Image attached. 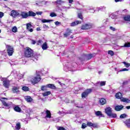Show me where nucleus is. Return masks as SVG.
<instances>
[{
	"label": "nucleus",
	"instance_id": "45",
	"mask_svg": "<svg viewBox=\"0 0 130 130\" xmlns=\"http://www.w3.org/2000/svg\"><path fill=\"white\" fill-rule=\"evenodd\" d=\"M101 10H102V7H100V8H98L96 9V10H93V11H91V13H94V12H95V11H98L99 12V11H100Z\"/></svg>",
	"mask_w": 130,
	"mask_h": 130
},
{
	"label": "nucleus",
	"instance_id": "7",
	"mask_svg": "<svg viewBox=\"0 0 130 130\" xmlns=\"http://www.w3.org/2000/svg\"><path fill=\"white\" fill-rule=\"evenodd\" d=\"M10 16L13 18H16L17 16H19V12L16 10H12L10 13Z\"/></svg>",
	"mask_w": 130,
	"mask_h": 130
},
{
	"label": "nucleus",
	"instance_id": "32",
	"mask_svg": "<svg viewBox=\"0 0 130 130\" xmlns=\"http://www.w3.org/2000/svg\"><path fill=\"white\" fill-rule=\"evenodd\" d=\"M124 20H125V21H128L129 22H130V15L125 16L124 17Z\"/></svg>",
	"mask_w": 130,
	"mask_h": 130
},
{
	"label": "nucleus",
	"instance_id": "3",
	"mask_svg": "<svg viewBox=\"0 0 130 130\" xmlns=\"http://www.w3.org/2000/svg\"><path fill=\"white\" fill-rule=\"evenodd\" d=\"M1 81H2L3 82V86L5 88H9L10 87L11 81L8 80V79L6 78H3L1 79Z\"/></svg>",
	"mask_w": 130,
	"mask_h": 130
},
{
	"label": "nucleus",
	"instance_id": "25",
	"mask_svg": "<svg viewBox=\"0 0 130 130\" xmlns=\"http://www.w3.org/2000/svg\"><path fill=\"white\" fill-rule=\"evenodd\" d=\"M109 117H112V118H116L117 115L115 113H111L109 115Z\"/></svg>",
	"mask_w": 130,
	"mask_h": 130
},
{
	"label": "nucleus",
	"instance_id": "63",
	"mask_svg": "<svg viewBox=\"0 0 130 130\" xmlns=\"http://www.w3.org/2000/svg\"><path fill=\"white\" fill-rule=\"evenodd\" d=\"M121 0H115L116 3H118V2H120Z\"/></svg>",
	"mask_w": 130,
	"mask_h": 130
},
{
	"label": "nucleus",
	"instance_id": "9",
	"mask_svg": "<svg viewBox=\"0 0 130 130\" xmlns=\"http://www.w3.org/2000/svg\"><path fill=\"white\" fill-rule=\"evenodd\" d=\"M106 85V81H99L94 84L95 87H100L102 86H105Z\"/></svg>",
	"mask_w": 130,
	"mask_h": 130
},
{
	"label": "nucleus",
	"instance_id": "6",
	"mask_svg": "<svg viewBox=\"0 0 130 130\" xmlns=\"http://www.w3.org/2000/svg\"><path fill=\"white\" fill-rule=\"evenodd\" d=\"M92 24L88 23L83 24L81 27L82 30H89V29H91L92 28Z\"/></svg>",
	"mask_w": 130,
	"mask_h": 130
},
{
	"label": "nucleus",
	"instance_id": "31",
	"mask_svg": "<svg viewBox=\"0 0 130 130\" xmlns=\"http://www.w3.org/2000/svg\"><path fill=\"white\" fill-rule=\"evenodd\" d=\"M52 20H47V19H43L42 20V23H48L49 22H52Z\"/></svg>",
	"mask_w": 130,
	"mask_h": 130
},
{
	"label": "nucleus",
	"instance_id": "57",
	"mask_svg": "<svg viewBox=\"0 0 130 130\" xmlns=\"http://www.w3.org/2000/svg\"><path fill=\"white\" fill-rule=\"evenodd\" d=\"M31 43L32 44H35L36 43V42L34 40H31Z\"/></svg>",
	"mask_w": 130,
	"mask_h": 130
},
{
	"label": "nucleus",
	"instance_id": "29",
	"mask_svg": "<svg viewBox=\"0 0 130 130\" xmlns=\"http://www.w3.org/2000/svg\"><path fill=\"white\" fill-rule=\"evenodd\" d=\"M12 30L13 33H16V32H18V28H17V26H13L12 28Z\"/></svg>",
	"mask_w": 130,
	"mask_h": 130
},
{
	"label": "nucleus",
	"instance_id": "42",
	"mask_svg": "<svg viewBox=\"0 0 130 130\" xmlns=\"http://www.w3.org/2000/svg\"><path fill=\"white\" fill-rule=\"evenodd\" d=\"M108 54H110L111 56H113V55H114V53L112 51V50H109L108 51Z\"/></svg>",
	"mask_w": 130,
	"mask_h": 130
},
{
	"label": "nucleus",
	"instance_id": "61",
	"mask_svg": "<svg viewBox=\"0 0 130 130\" xmlns=\"http://www.w3.org/2000/svg\"><path fill=\"white\" fill-rule=\"evenodd\" d=\"M126 109H130V106H126Z\"/></svg>",
	"mask_w": 130,
	"mask_h": 130
},
{
	"label": "nucleus",
	"instance_id": "12",
	"mask_svg": "<svg viewBox=\"0 0 130 130\" xmlns=\"http://www.w3.org/2000/svg\"><path fill=\"white\" fill-rule=\"evenodd\" d=\"M24 99L28 103H31L33 101V99L29 95L25 96Z\"/></svg>",
	"mask_w": 130,
	"mask_h": 130
},
{
	"label": "nucleus",
	"instance_id": "41",
	"mask_svg": "<svg viewBox=\"0 0 130 130\" xmlns=\"http://www.w3.org/2000/svg\"><path fill=\"white\" fill-rule=\"evenodd\" d=\"M56 16H57V15L54 12H52L50 14V16L52 17V18L53 17H56Z\"/></svg>",
	"mask_w": 130,
	"mask_h": 130
},
{
	"label": "nucleus",
	"instance_id": "64",
	"mask_svg": "<svg viewBox=\"0 0 130 130\" xmlns=\"http://www.w3.org/2000/svg\"><path fill=\"white\" fill-rule=\"evenodd\" d=\"M107 21H108V19H106V20H103V22H104V23H105L106 22H107Z\"/></svg>",
	"mask_w": 130,
	"mask_h": 130
},
{
	"label": "nucleus",
	"instance_id": "10",
	"mask_svg": "<svg viewBox=\"0 0 130 130\" xmlns=\"http://www.w3.org/2000/svg\"><path fill=\"white\" fill-rule=\"evenodd\" d=\"M105 111V113H106L108 116H109L110 114L112 112V109L110 107H107L106 108Z\"/></svg>",
	"mask_w": 130,
	"mask_h": 130
},
{
	"label": "nucleus",
	"instance_id": "22",
	"mask_svg": "<svg viewBox=\"0 0 130 130\" xmlns=\"http://www.w3.org/2000/svg\"><path fill=\"white\" fill-rule=\"evenodd\" d=\"M28 17H35L36 13L33 12V11H29L28 13Z\"/></svg>",
	"mask_w": 130,
	"mask_h": 130
},
{
	"label": "nucleus",
	"instance_id": "1",
	"mask_svg": "<svg viewBox=\"0 0 130 130\" xmlns=\"http://www.w3.org/2000/svg\"><path fill=\"white\" fill-rule=\"evenodd\" d=\"M34 54L33 50L31 49V48L27 47L25 49L24 52L25 56H26V57H31V59L34 60V61H36V60H37V57H34V56H33Z\"/></svg>",
	"mask_w": 130,
	"mask_h": 130
},
{
	"label": "nucleus",
	"instance_id": "56",
	"mask_svg": "<svg viewBox=\"0 0 130 130\" xmlns=\"http://www.w3.org/2000/svg\"><path fill=\"white\" fill-rule=\"evenodd\" d=\"M29 32H32L33 31V28H29L27 29Z\"/></svg>",
	"mask_w": 130,
	"mask_h": 130
},
{
	"label": "nucleus",
	"instance_id": "40",
	"mask_svg": "<svg viewBox=\"0 0 130 130\" xmlns=\"http://www.w3.org/2000/svg\"><path fill=\"white\" fill-rule=\"evenodd\" d=\"M22 89L23 91H29V87L27 86H23Z\"/></svg>",
	"mask_w": 130,
	"mask_h": 130
},
{
	"label": "nucleus",
	"instance_id": "48",
	"mask_svg": "<svg viewBox=\"0 0 130 130\" xmlns=\"http://www.w3.org/2000/svg\"><path fill=\"white\" fill-rule=\"evenodd\" d=\"M82 128H86L87 127V124L86 123H83L82 124Z\"/></svg>",
	"mask_w": 130,
	"mask_h": 130
},
{
	"label": "nucleus",
	"instance_id": "51",
	"mask_svg": "<svg viewBox=\"0 0 130 130\" xmlns=\"http://www.w3.org/2000/svg\"><path fill=\"white\" fill-rule=\"evenodd\" d=\"M60 24V22L58 21L55 22V25H56V26H59Z\"/></svg>",
	"mask_w": 130,
	"mask_h": 130
},
{
	"label": "nucleus",
	"instance_id": "59",
	"mask_svg": "<svg viewBox=\"0 0 130 130\" xmlns=\"http://www.w3.org/2000/svg\"><path fill=\"white\" fill-rule=\"evenodd\" d=\"M69 4H72V3L74 2V0H69Z\"/></svg>",
	"mask_w": 130,
	"mask_h": 130
},
{
	"label": "nucleus",
	"instance_id": "16",
	"mask_svg": "<svg viewBox=\"0 0 130 130\" xmlns=\"http://www.w3.org/2000/svg\"><path fill=\"white\" fill-rule=\"evenodd\" d=\"M42 48L43 50H46L48 48V46L47 45V43L45 42L42 45Z\"/></svg>",
	"mask_w": 130,
	"mask_h": 130
},
{
	"label": "nucleus",
	"instance_id": "39",
	"mask_svg": "<svg viewBox=\"0 0 130 130\" xmlns=\"http://www.w3.org/2000/svg\"><path fill=\"white\" fill-rule=\"evenodd\" d=\"M47 86H42L41 87V90H42V91H45V90H46V89H47Z\"/></svg>",
	"mask_w": 130,
	"mask_h": 130
},
{
	"label": "nucleus",
	"instance_id": "17",
	"mask_svg": "<svg viewBox=\"0 0 130 130\" xmlns=\"http://www.w3.org/2000/svg\"><path fill=\"white\" fill-rule=\"evenodd\" d=\"M122 108H123V106H122V105L116 106L115 107V110L116 111H120V110H121V109H122Z\"/></svg>",
	"mask_w": 130,
	"mask_h": 130
},
{
	"label": "nucleus",
	"instance_id": "11",
	"mask_svg": "<svg viewBox=\"0 0 130 130\" xmlns=\"http://www.w3.org/2000/svg\"><path fill=\"white\" fill-rule=\"evenodd\" d=\"M46 116L45 118L47 120V118H51V113H50V111L47 110L45 111Z\"/></svg>",
	"mask_w": 130,
	"mask_h": 130
},
{
	"label": "nucleus",
	"instance_id": "30",
	"mask_svg": "<svg viewBox=\"0 0 130 130\" xmlns=\"http://www.w3.org/2000/svg\"><path fill=\"white\" fill-rule=\"evenodd\" d=\"M14 110L17 112H21V108L18 106H16L14 108Z\"/></svg>",
	"mask_w": 130,
	"mask_h": 130
},
{
	"label": "nucleus",
	"instance_id": "21",
	"mask_svg": "<svg viewBox=\"0 0 130 130\" xmlns=\"http://www.w3.org/2000/svg\"><path fill=\"white\" fill-rule=\"evenodd\" d=\"M95 114L96 115V116H102V117H104V115L102 114V112L100 111H98L95 112Z\"/></svg>",
	"mask_w": 130,
	"mask_h": 130
},
{
	"label": "nucleus",
	"instance_id": "24",
	"mask_svg": "<svg viewBox=\"0 0 130 130\" xmlns=\"http://www.w3.org/2000/svg\"><path fill=\"white\" fill-rule=\"evenodd\" d=\"M87 125H88V126H93V127H96V124H93L91 122H87Z\"/></svg>",
	"mask_w": 130,
	"mask_h": 130
},
{
	"label": "nucleus",
	"instance_id": "62",
	"mask_svg": "<svg viewBox=\"0 0 130 130\" xmlns=\"http://www.w3.org/2000/svg\"><path fill=\"white\" fill-rule=\"evenodd\" d=\"M40 28H39V27H38V28H37V31H40Z\"/></svg>",
	"mask_w": 130,
	"mask_h": 130
},
{
	"label": "nucleus",
	"instance_id": "5",
	"mask_svg": "<svg viewBox=\"0 0 130 130\" xmlns=\"http://www.w3.org/2000/svg\"><path fill=\"white\" fill-rule=\"evenodd\" d=\"M7 48V53L9 56H11V55H13V53H14V48H13V47L7 45L6 46Z\"/></svg>",
	"mask_w": 130,
	"mask_h": 130
},
{
	"label": "nucleus",
	"instance_id": "55",
	"mask_svg": "<svg viewBox=\"0 0 130 130\" xmlns=\"http://www.w3.org/2000/svg\"><path fill=\"white\" fill-rule=\"evenodd\" d=\"M67 32H69V33H72V30L70 29H67Z\"/></svg>",
	"mask_w": 130,
	"mask_h": 130
},
{
	"label": "nucleus",
	"instance_id": "52",
	"mask_svg": "<svg viewBox=\"0 0 130 130\" xmlns=\"http://www.w3.org/2000/svg\"><path fill=\"white\" fill-rule=\"evenodd\" d=\"M43 28H44V29H48L49 27L48 25H46V24H44Z\"/></svg>",
	"mask_w": 130,
	"mask_h": 130
},
{
	"label": "nucleus",
	"instance_id": "47",
	"mask_svg": "<svg viewBox=\"0 0 130 130\" xmlns=\"http://www.w3.org/2000/svg\"><path fill=\"white\" fill-rule=\"evenodd\" d=\"M4 16H5V13L2 12H0V19H2Z\"/></svg>",
	"mask_w": 130,
	"mask_h": 130
},
{
	"label": "nucleus",
	"instance_id": "53",
	"mask_svg": "<svg viewBox=\"0 0 130 130\" xmlns=\"http://www.w3.org/2000/svg\"><path fill=\"white\" fill-rule=\"evenodd\" d=\"M58 130H66V128H63V127H59Z\"/></svg>",
	"mask_w": 130,
	"mask_h": 130
},
{
	"label": "nucleus",
	"instance_id": "27",
	"mask_svg": "<svg viewBox=\"0 0 130 130\" xmlns=\"http://www.w3.org/2000/svg\"><path fill=\"white\" fill-rule=\"evenodd\" d=\"M42 94H43V96L44 97H45L46 96H48V95H50L51 94V92L47 91V92L43 93Z\"/></svg>",
	"mask_w": 130,
	"mask_h": 130
},
{
	"label": "nucleus",
	"instance_id": "2",
	"mask_svg": "<svg viewBox=\"0 0 130 130\" xmlns=\"http://www.w3.org/2000/svg\"><path fill=\"white\" fill-rule=\"evenodd\" d=\"M28 81L29 83L35 85V84H37V83H39V82L41 81V77H40V75H37L36 77L34 78L29 77L28 78Z\"/></svg>",
	"mask_w": 130,
	"mask_h": 130
},
{
	"label": "nucleus",
	"instance_id": "60",
	"mask_svg": "<svg viewBox=\"0 0 130 130\" xmlns=\"http://www.w3.org/2000/svg\"><path fill=\"white\" fill-rule=\"evenodd\" d=\"M4 105H5V106H9V105H8V104L7 103H4Z\"/></svg>",
	"mask_w": 130,
	"mask_h": 130
},
{
	"label": "nucleus",
	"instance_id": "28",
	"mask_svg": "<svg viewBox=\"0 0 130 130\" xmlns=\"http://www.w3.org/2000/svg\"><path fill=\"white\" fill-rule=\"evenodd\" d=\"M47 86H48V88H51V89H55L56 88L54 85L51 84L47 85Z\"/></svg>",
	"mask_w": 130,
	"mask_h": 130
},
{
	"label": "nucleus",
	"instance_id": "49",
	"mask_svg": "<svg viewBox=\"0 0 130 130\" xmlns=\"http://www.w3.org/2000/svg\"><path fill=\"white\" fill-rule=\"evenodd\" d=\"M127 71H128V69L124 68V69H122V70H120L119 72H126Z\"/></svg>",
	"mask_w": 130,
	"mask_h": 130
},
{
	"label": "nucleus",
	"instance_id": "8",
	"mask_svg": "<svg viewBox=\"0 0 130 130\" xmlns=\"http://www.w3.org/2000/svg\"><path fill=\"white\" fill-rule=\"evenodd\" d=\"M93 56H95V55L88 54L87 55L84 56V57L79 58V59H80V60H81L82 61V60H85V58H86V57H87V58L88 59H91V57H93Z\"/></svg>",
	"mask_w": 130,
	"mask_h": 130
},
{
	"label": "nucleus",
	"instance_id": "19",
	"mask_svg": "<svg viewBox=\"0 0 130 130\" xmlns=\"http://www.w3.org/2000/svg\"><path fill=\"white\" fill-rule=\"evenodd\" d=\"M99 102L101 105H104V104H106V100L105 99H101L99 100Z\"/></svg>",
	"mask_w": 130,
	"mask_h": 130
},
{
	"label": "nucleus",
	"instance_id": "36",
	"mask_svg": "<svg viewBox=\"0 0 130 130\" xmlns=\"http://www.w3.org/2000/svg\"><path fill=\"white\" fill-rule=\"evenodd\" d=\"M78 17L81 20H83V15L82 14V13H80L78 14Z\"/></svg>",
	"mask_w": 130,
	"mask_h": 130
},
{
	"label": "nucleus",
	"instance_id": "38",
	"mask_svg": "<svg viewBox=\"0 0 130 130\" xmlns=\"http://www.w3.org/2000/svg\"><path fill=\"white\" fill-rule=\"evenodd\" d=\"M123 63L124 64V66L126 68H128L129 67H130V63H128L125 61L123 62Z\"/></svg>",
	"mask_w": 130,
	"mask_h": 130
},
{
	"label": "nucleus",
	"instance_id": "33",
	"mask_svg": "<svg viewBox=\"0 0 130 130\" xmlns=\"http://www.w3.org/2000/svg\"><path fill=\"white\" fill-rule=\"evenodd\" d=\"M126 126L129 127V128H130V119L126 120Z\"/></svg>",
	"mask_w": 130,
	"mask_h": 130
},
{
	"label": "nucleus",
	"instance_id": "20",
	"mask_svg": "<svg viewBox=\"0 0 130 130\" xmlns=\"http://www.w3.org/2000/svg\"><path fill=\"white\" fill-rule=\"evenodd\" d=\"M64 1H62V0H57L56 2H54V4H56V5H62L63 4H64Z\"/></svg>",
	"mask_w": 130,
	"mask_h": 130
},
{
	"label": "nucleus",
	"instance_id": "44",
	"mask_svg": "<svg viewBox=\"0 0 130 130\" xmlns=\"http://www.w3.org/2000/svg\"><path fill=\"white\" fill-rule=\"evenodd\" d=\"M43 44V41H42V40H39L38 41V45H42V44Z\"/></svg>",
	"mask_w": 130,
	"mask_h": 130
},
{
	"label": "nucleus",
	"instance_id": "4",
	"mask_svg": "<svg viewBox=\"0 0 130 130\" xmlns=\"http://www.w3.org/2000/svg\"><path fill=\"white\" fill-rule=\"evenodd\" d=\"M92 92V89H88L83 92L81 94V97L83 99H84V98H86V97H88V95L90 94V93Z\"/></svg>",
	"mask_w": 130,
	"mask_h": 130
},
{
	"label": "nucleus",
	"instance_id": "58",
	"mask_svg": "<svg viewBox=\"0 0 130 130\" xmlns=\"http://www.w3.org/2000/svg\"><path fill=\"white\" fill-rule=\"evenodd\" d=\"M125 12H127V10L124 9V10H122V13H125Z\"/></svg>",
	"mask_w": 130,
	"mask_h": 130
},
{
	"label": "nucleus",
	"instance_id": "35",
	"mask_svg": "<svg viewBox=\"0 0 130 130\" xmlns=\"http://www.w3.org/2000/svg\"><path fill=\"white\" fill-rule=\"evenodd\" d=\"M121 47H130V43H126L124 45L122 46Z\"/></svg>",
	"mask_w": 130,
	"mask_h": 130
},
{
	"label": "nucleus",
	"instance_id": "15",
	"mask_svg": "<svg viewBox=\"0 0 130 130\" xmlns=\"http://www.w3.org/2000/svg\"><path fill=\"white\" fill-rule=\"evenodd\" d=\"M82 23L81 21L80 20H76L71 24V26L72 27H74V26H77V25H79Z\"/></svg>",
	"mask_w": 130,
	"mask_h": 130
},
{
	"label": "nucleus",
	"instance_id": "23",
	"mask_svg": "<svg viewBox=\"0 0 130 130\" xmlns=\"http://www.w3.org/2000/svg\"><path fill=\"white\" fill-rule=\"evenodd\" d=\"M121 101L122 102H126L127 103H129L130 100L127 98H122L121 99Z\"/></svg>",
	"mask_w": 130,
	"mask_h": 130
},
{
	"label": "nucleus",
	"instance_id": "14",
	"mask_svg": "<svg viewBox=\"0 0 130 130\" xmlns=\"http://www.w3.org/2000/svg\"><path fill=\"white\" fill-rule=\"evenodd\" d=\"M20 16L22 17L23 19H27V18L29 17V15H28V13L26 12H21Z\"/></svg>",
	"mask_w": 130,
	"mask_h": 130
},
{
	"label": "nucleus",
	"instance_id": "26",
	"mask_svg": "<svg viewBox=\"0 0 130 130\" xmlns=\"http://www.w3.org/2000/svg\"><path fill=\"white\" fill-rule=\"evenodd\" d=\"M115 96L117 99H121V93L118 92L116 94Z\"/></svg>",
	"mask_w": 130,
	"mask_h": 130
},
{
	"label": "nucleus",
	"instance_id": "18",
	"mask_svg": "<svg viewBox=\"0 0 130 130\" xmlns=\"http://www.w3.org/2000/svg\"><path fill=\"white\" fill-rule=\"evenodd\" d=\"M20 128H21V123L17 122L15 126L14 130H20Z\"/></svg>",
	"mask_w": 130,
	"mask_h": 130
},
{
	"label": "nucleus",
	"instance_id": "34",
	"mask_svg": "<svg viewBox=\"0 0 130 130\" xmlns=\"http://www.w3.org/2000/svg\"><path fill=\"white\" fill-rule=\"evenodd\" d=\"M32 27V24L30 23H28L26 24V29L28 30V29H30Z\"/></svg>",
	"mask_w": 130,
	"mask_h": 130
},
{
	"label": "nucleus",
	"instance_id": "43",
	"mask_svg": "<svg viewBox=\"0 0 130 130\" xmlns=\"http://www.w3.org/2000/svg\"><path fill=\"white\" fill-rule=\"evenodd\" d=\"M126 117V114H122L120 116V118H125Z\"/></svg>",
	"mask_w": 130,
	"mask_h": 130
},
{
	"label": "nucleus",
	"instance_id": "50",
	"mask_svg": "<svg viewBox=\"0 0 130 130\" xmlns=\"http://www.w3.org/2000/svg\"><path fill=\"white\" fill-rule=\"evenodd\" d=\"M110 29L112 30V31H115V30H116V29L113 26H110Z\"/></svg>",
	"mask_w": 130,
	"mask_h": 130
},
{
	"label": "nucleus",
	"instance_id": "37",
	"mask_svg": "<svg viewBox=\"0 0 130 130\" xmlns=\"http://www.w3.org/2000/svg\"><path fill=\"white\" fill-rule=\"evenodd\" d=\"M16 75H17V74H14V76H16ZM17 77L18 79H22V78H23V75L18 74H17Z\"/></svg>",
	"mask_w": 130,
	"mask_h": 130
},
{
	"label": "nucleus",
	"instance_id": "46",
	"mask_svg": "<svg viewBox=\"0 0 130 130\" xmlns=\"http://www.w3.org/2000/svg\"><path fill=\"white\" fill-rule=\"evenodd\" d=\"M71 34L70 32H66V34H63L64 37H68V36H70Z\"/></svg>",
	"mask_w": 130,
	"mask_h": 130
},
{
	"label": "nucleus",
	"instance_id": "54",
	"mask_svg": "<svg viewBox=\"0 0 130 130\" xmlns=\"http://www.w3.org/2000/svg\"><path fill=\"white\" fill-rule=\"evenodd\" d=\"M42 11H40V12H36V14H37V15H42Z\"/></svg>",
	"mask_w": 130,
	"mask_h": 130
},
{
	"label": "nucleus",
	"instance_id": "13",
	"mask_svg": "<svg viewBox=\"0 0 130 130\" xmlns=\"http://www.w3.org/2000/svg\"><path fill=\"white\" fill-rule=\"evenodd\" d=\"M12 91L15 94H19L20 90H19V87L14 86L12 89Z\"/></svg>",
	"mask_w": 130,
	"mask_h": 130
}]
</instances>
